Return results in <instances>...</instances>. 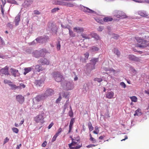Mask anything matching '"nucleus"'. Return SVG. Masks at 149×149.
Returning a JSON list of instances; mask_svg holds the SVG:
<instances>
[{
    "mask_svg": "<svg viewBox=\"0 0 149 149\" xmlns=\"http://www.w3.org/2000/svg\"><path fill=\"white\" fill-rule=\"evenodd\" d=\"M70 111L69 112V116L70 117H72L73 116V112H72V109H71V107H70Z\"/></svg>",
    "mask_w": 149,
    "mask_h": 149,
    "instance_id": "obj_43",
    "label": "nucleus"
},
{
    "mask_svg": "<svg viewBox=\"0 0 149 149\" xmlns=\"http://www.w3.org/2000/svg\"><path fill=\"white\" fill-rule=\"evenodd\" d=\"M12 130L16 134H17L18 132V130L17 128L15 127H13L12 128Z\"/></svg>",
    "mask_w": 149,
    "mask_h": 149,
    "instance_id": "obj_39",
    "label": "nucleus"
},
{
    "mask_svg": "<svg viewBox=\"0 0 149 149\" xmlns=\"http://www.w3.org/2000/svg\"><path fill=\"white\" fill-rule=\"evenodd\" d=\"M33 13L35 14H39L40 13L38 11L35 10L33 11Z\"/></svg>",
    "mask_w": 149,
    "mask_h": 149,
    "instance_id": "obj_59",
    "label": "nucleus"
},
{
    "mask_svg": "<svg viewBox=\"0 0 149 149\" xmlns=\"http://www.w3.org/2000/svg\"><path fill=\"white\" fill-rule=\"evenodd\" d=\"M94 80L95 81H97V82L100 83L102 81V78H96L94 79Z\"/></svg>",
    "mask_w": 149,
    "mask_h": 149,
    "instance_id": "obj_38",
    "label": "nucleus"
},
{
    "mask_svg": "<svg viewBox=\"0 0 149 149\" xmlns=\"http://www.w3.org/2000/svg\"><path fill=\"white\" fill-rule=\"evenodd\" d=\"M135 39L138 44L136 45V47H138L144 48L149 47L148 41L143 40L140 37L136 36L135 37Z\"/></svg>",
    "mask_w": 149,
    "mask_h": 149,
    "instance_id": "obj_2",
    "label": "nucleus"
},
{
    "mask_svg": "<svg viewBox=\"0 0 149 149\" xmlns=\"http://www.w3.org/2000/svg\"><path fill=\"white\" fill-rule=\"evenodd\" d=\"M98 61V58H94L92 59L91 60L92 63L94 65H95V64H96V63Z\"/></svg>",
    "mask_w": 149,
    "mask_h": 149,
    "instance_id": "obj_34",
    "label": "nucleus"
},
{
    "mask_svg": "<svg viewBox=\"0 0 149 149\" xmlns=\"http://www.w3.org/2000/svg\"><path fill=\"white\" fill-rule=\"evenodd\" d=\"M44 113L43 112L35 116L34 118V120L36 123H40L42 124L44 123Z\"/></svg>",
    "mask_w": 149,
    "mask_h": 149,
    "instance_id": "obj_6",
    "label": "nucleus"
},
{
    "mask_svg": "<svg viewBox=\"0 0 149 149\" xmlns=\"http://www.w3.org/2000/svg\"><path fill=\"white\" fill-rule=\"evenodd\" d=\"M99 50V48L96 46H93L91 47L90 50L91 52H96Z\"/></svg>",
    "mask_w": 149,
    "mask_h": 149,
    "instance_id": "obj_24",
    "label": "nucleus"
},
{
    "mask_svg": "<svg viewBox=\"0 0 149 149\" xmlns=\"http://www.w3.org/2000/svg\"><path fill=\"white\" fill-rule=\"evenodd\" d=\"M102 30H103V27L102 26H99L98 28V30L99 31H101Z\"/></svg>",
    "mask_w": 149,
    "mask_h": 149,
    "instance_id": "obj_56",
    "label": "nucleus"
},
{
    "mask_svg": "<svg viewBox=\"0 0 149 149\" xmlns=\"http://www.w3.org/2000/svg\"><path fill=\"white\" fill-rule=\"evenodd\" d=\"M130 99H131V101L133 102H136L137 101V98L136 96H133L132 97H130Z\"/></svg>",
    "mask_w": 149,
    "mask_h": 149,
    "instance_id": "obj_30",
    "label": "nucleus"
},
{
    "mask_svg": "<svg viewBox=\"0 0 149 149\" xmlns=\"http://www.w3.org/2000/svg\"><path fill=\"white\" fill-rule=\"evenodd\" d=\"M38 62L42 65H48L49 64V61L45 58H43L38 60Z\"/></svg>",
    "mask_w": 149,
    "mask_h": 149,
    "instance_id": "obj_12",
    "label": "nucleus"
},
{
    "mask_svg": "<svg viewBox=\"0 0 149 149\" xmlns=\"http://www.w3.org/2000/svg\"><path fill=\"white\" fill-rule=\"evenodd\" d=\"M1 2H2V4L1 6H2V5L4 6L6 3V0H1Z\"/></svg>",
    "mask_w": 149,
    "mask_h": 149,
    "instance_id": "obj_62",
    "label": "nucleus"
},
{
    "mask_svg": "<svg viewBox=\"0 0 149 149\" xmlns=\"http://www.w3.org/2000/svg\"><path fill=\"white\" fill-rule=\"evenodd\" d=\"M74 31L77 33H81L84 32V29L83 27H76L73 28Z\"/></svg>",
    "mask_w": 149,
    "mask_h": 149,
    "instance_id": "obj_11",
    "label": "nucleus"
},
{
    "mask_svg": "<svg viewBox=\"0 0 149 149\" xmlns=\"http://www.w3.org/2000/svg\"><path fill=\"white\" fill-rule=\"evenodd\" d=\"M33 2V0H26L23 4V6H24L25 8H26L31 4Z\"/></svg>",
    "mask_w": 149,
    "mask_h": 149,
    "instance_id": "obj_14",
    "label": "nucleus"
},
{
    "mask_svg": "<svg viewBox=\"0 0 149 149\" xmlns=\"http://www.w3.org/2000/svg\"><path fill=\"white\" fill-rule=\"evenodd\" d=\"M47 53V51L45 49H42L39 51L36 50L33 52V56L37 58L43 57Z\"/></svg>",
    "mask_w": 149,
    "mask_h": 149,
    "instance_id": "obj_4",
    "label": "nucleus"
},
{
    "mask_svg": "<svg viewBox=\"0 0 149 149\" xmlns=\"http://www.w3.org/2000/svg\"><path fill=\"white\" fill-rule=\"evenodd\" d=\"M72 140V143L68 144L70 149H78L82 147V143L80 142L79 136H77L74 138L70 136Z\"/></svg>",
    "mask_w": 149,
    "mask_h": 149,
    "instance_id": "obj_1",
    "label": "nucleus"
},
{
    "mask_svg": "<svg viewBox=\"0 0 149 149\" xmlns=\"http://www.w3.org/2000/svg\"><path fill=\"white\" fill-rule=\"evenodd\" d=\"M113 19L112 18L109 17H105L104 18V19H103V20H104V21L105 22H111Z\"/></svg>",
    "mask_w": 149,
    "mask_h": 149,
    "instance_id": "obj_27",
    "label": "nucleus"
},
{
    "mask_svg": "<svg viewBox=\"0 0 149 149\" xmlns=\"http://www.w3.org/2000/svg\"><path fill=\"white\" fill-rule=\"evenodd\" d=\"M47 97L43 96V95H38L36 96L34 98L35 101L37 102H40L41 100H43Z\"/></svg>",
    "mask_w": 149,
    "mask_h": 149,
    "instance_id": "obj_7",
    "label": "nucleus"
},
{
    "mask_svg": "<svg viewBox=\"0 0 149 149\" xmlns=\"http://www.w3.org/2000/svg\"><path fill=\"white\" fill-rule=\"evenodd\" d=\"M84 57H85V58H86V59H87L88 58L89 56V54L88 52H86L84 54Z\"/></svg>",
    "mask_w": 149,
    "mask_h": 149,
    "instance_id": "obj_52",
    "label": "nucleus"
},
{
    "mask_svg": "<svg viewBox=\"0 0 149 149\" xmlns=\"http://www.w3.org/2000/svg\"><path fill=\"white\" fill-rule=\"evenodd\" d=\"M74 118H72L70 120V123L69 125H73L74 124Z\"/></svg>",
    "mask_w": 149,
    "mask_h": 149,
    "instance_id": "obj_47",
    "label": "nucleus"
},
{
    "mask_svg": "<svg viewBox=\"0 0 149 149\" xmlns=\"http://www.w3.org/2000/svg\"><path fill=\"white\" fill-rule=\"evenodd\" d=\"M61 48V45L60 44V42H58V44L56 45V48H57V50H60V48Z\"/></svg>",
    "mask_w": 149,
    "mask_h": 149,
    "instance_id": "obj_46",
    "label": "nucleus"
},
{
    "mask_svg": "<svg viewBox=\"0 0 149 149\" xmlns=\"http://www.w3.org/2000/svg\"><path fill=\"white\" fill-rule=\"evenodd\" d=\"M61 26L62 28L68 29L69 30H70V26H64L61 24Z\"/></svg>",
    "mask_w": 149,
    "mask_h": 149,
    "instance_id": "obj_41",
    "label": "nucleus"
},
{
    "mask_svg": "<svg viewBox=\"0 0 149 149\" xmlns=\"http://www.w3.org/2000/svg\"><path fill=\"white\" fill-rule=\"evenodd\" d=\"M113 96L114 93L112 91H109L107 93L106 97L109 99H111L113 98Z\"/></svg>",
    "mask_w": 149,
    "mask_h": 149,
    "instance_id": "obj_13",
    "label": "nucleus"
},
{
    "mask_svg": "<svg viewBox=\"0 0 149 149\" xmlns=\"http://www.w3.org/2000/svg\"><path fill=\"white\" fill-rule=\"evenodd\" d=\"M69 35L70 36L72 37H74L75 36V34L74 33V32H73L72 30H69Z\"/></svg>",
    "mask_w": 149,
    "mask_h": 149,
    "instance_id": "obj_36",
    "label": "nucleus"
},
{
    "mask_svg": "<svg viewBox=\"0 0 149 149\" xmlns=\"http://www.w3.org/2000/svg\"><path fill=\"white\" fill-rule=\"evenodd\" d=\"M62 132V129L61 128H60L58 129V131H57V132H56V133L55 134L58 135L61 133Z\"/></svg>",
    "mask_w": 149,
    "mask_h": 149,
    "instance_id": "obj_48",
    "label": "nucleus"
},
{
    "mask_svg": "<svg viewBox=\"0 0 149 149\" xmlns=\"http://www.w3.org/2000/svg\"><path fill=\"white\" fill-rule=\"evenodd\" d=\"M81 36L83 38L85 39H90V38L89 37L88 35H87L86 34L84 33H82Z\"/></svg>",
    "mask_w": 149,
    "mask_h": 149,
    "instance_id": "obj_29",
    "label": "nucleus"
},
{
    "mask_svg": "<svg viewBox=\"0 0 149 149\" xmlns=\"http://www.w3.org/2000/svg\"><path fill=\"white\" fill-rule=\"evenodd\" d=\"M133 1L137 3H143L144 2V1H141V0H132Z\"/></svg>",
    "mask_w": 149,
    "mask_h": 149,
    "instance_id": "obj_49",
    "label": "nucleus"
},
{
    "mask_svg": "<svg viewBox=\"0 0 149 149\" xmlns=\"http://www.w3.org/2000/svg\"><path fill=\"white\" fill-rule=\"evenodd\" d=\"M90 141H91L93 143H95L96 142V140L94 138L92 137V135L91 134H90Z\"/></svg>",
    "mask_w": 149,
    "mask_h": 149,
    "instance_id": "obj_32",
    "label": "nucleus"
},
{
    "mask_svg": "<svg viewBox=\"0 0 149 149\" xmlns=\"http://www.w3.org/2000/svg\"><path fill=\"white\" fill-rule=\"evenodd\" d=\"M116 17L121 19H126L128 17L124 13H121L116 15Z\"/></svg>",
    "mask_w": 149,
    "mask_h": 149,
    "instance_id": "obj_15",
    "label": "nucleus"
},
{
    "mask_svg": "<svg viewBox=\"0 0 149 149\" xmlns=\"http://www.w3.org/2000/svg\"><path fill=\"white\" fill-rule=\"evenodd\" d=\"M99 133V130H95V131H93V133H94V134H98Z\"/></svg>",
    "mask_w": 149,
    "mask_h": 149,
    "instance_id": "obj_63",
    "label": "nucleus"
},
{
    "mask_svg": "<svg viewBox=\"0 0 149 149\" xmlns=\"http://www.w3.org/2000/svg\"><path fill=\"white\" fill-rule=\"evenodd\" d=\"M53 125V123L52 122L51 123H50V124H49V126H48V129H49L51 128H52V127Z\"/></svg>",
    "mask_w": 149,
    "mask_h": 149,
    "instance_id": "obj_54",
    "label": "nucleus"
},
{
    "mask_svg": "<svg viewBox=\"0 0 149 149\" xmlns=\"http://www.w3.org/2000/svg\"><path fill=\"white\" fill-rule=\"evenodd\" d=\"M9 86L11 87V89L13 90H15L17 89H21V88L19 86H17L15 85L12 84H9Z\"/></svg>",
    "mask_w": 149,
    "mask_h": 149,
    "instance_id": "obj_22",
    "label": "nucleus"
},
{
    "mask_svg": "<svg viewBox=\"0 0 149 149\" xmlns=\"http://www.w3.org/2000/svg\"><path fill=\"white\" fill-rule=\"evenodd\" d=\"M88 129L90 130V131H92L93 130V127L92 126V124L91 122H90L88 123Z\"/></svg>",
    "mask_w": 149,
    "mask_h": 149,
    "instance_id": "obj_35",
    "label": "nucleus"
},
{
    "mask_svg": "<svg viewBox=\"0 0 149 149\" xmlns=\"http://www.w3.org/2000/svg\"><path fill=\"white\" fill-rule=\"evenodd\" d=\"M113 52L115 54H116V55L118 56H119L120 55V52L117 48H114L113 49Z\"/></svg>",
    "mask_w": 149,
    "mask_h": 149,
    "instance_id": "obj_28",
    "label": "nucleus"
},
{
    "mask_svg": "<svg viewBox=\"0 0 149 149\" xmlns=\"http://www.w3.org/2000/svg\"><path fill=\"white\" fill-rule=\"evenodd\" d=\"M20 87V88H24L25 87V85L24 84L21 83L20 84L19 86Z\"/></svg>",
    "mask_w": 149,
    "mask_h": 149,
    "instance_id": "obj_53",
    "label": "nucleus"
},
{
    "mask_svg": "<svg viewBox=\"0 0 149 149\" xmlns=\"http://www.w3.org/2000/svg\"><path fill=\"white\" fill-rule=\"evenodd\" d=\"M8 141H9V139L8 138V137H6L4 139V144L8 142Z\"/></svg>",
    "mask_w": 149,
    "mask_h": 149,
    "instance_id": "obj_50",
    "label": "nucleus"
},
{
    "mask_svg": "<svg viewBox=\"0 0 149 149\" xmlns=\"http://www.w3.org/2000/svg\"><path fill=\"white\" fill-rule=\"evenodd\" d=\"M129 59L132 61H137L138 60V58L132 55H129L128 56Z\"/></svg>",
    "mask_w": 149,
    "mask_h": 149,
    "instance_id": "obj_17",
    "label": "nucleus"
},
{
    "mask_svg": "<svg viewBox=\"0 0 149 149\" xmlns=\"http://www.w3.org/2000/svg\"><path fill=\"white\" fill-rule=\"evenodd\" d=\"M106 64V63L104 62L103 63V64H102V66H103V69L104 70L106 71H108V70H109V68H107V67H105V65Z\"/></svg>",
    "mask_w": 149,
    "mask_h": 149,
    "instance_id": "obj_37",
    "label": "nucleus"
},
{
    "mask_svg": "<svg viewBox=\"0 0 149 149\" xmlns=\"http://www.w3.org/2000/svg\"><path fill=\"white\" fill-rule=\"evenodd\" d=\"M54 94V91L53 90L51 89H48L45 91V93H44L40 95H43V96L45 97L49 96H51Z\"/></svg>",
    "mask_w": 149,
    "mask_h": 149,
    "instance_id": "obj_8",
    "label": "nucleus"
},
{
    "mask_svg": "<svg viewBox=\"0 0 149 149\" xmlns=\"http://www.w3.org/2000/svg\"><path fill=\"white\" fill-rule=\"evenodd\" d=\"M139 14L142 17H146L147 16V13L145 12L140 11L139 12Z\"/></svg>",
    "mask_w": 149,
    "mask_h": 149,
    "instance_id": "obj_33",
    "label": "nucleus"
},
{
    "mask_svg": "<svg viewBox=\"0 0 149 149\" xmlns=\"http://www.w3.org/2000/svg\"><path fill=\"white\" fill-rule=\"evenodd\" d=\"M119 38V36H118L117 35H115V36H114L113 38L115 39H118Z\"/></svg>",
    "mask_w": 149,
    "mask_h": 149,
    "instance_id": "obj_64",
    "label": "nucleus"
},
{
    "mask_svg": "<svg viewBox=\"0 0 149 149\" xmlns=\"http://www.w3.org/2000/svg\"><path fill=\"white\" fill-rule=\"evenodd\" d=\"M95 20L97 22H98L99 23H101L102 21L101 20L98 19V18H95Z\"/></svg>",
    "mask_w": 149,
    "mask_h": 149,
    "instance_id": "obj_58",
    "label": "nucleus"
},
{
    "mask_svg": "<svg viewBox=\"0 0 149 149\" xmlns=\"http://www.w3.org/2000/svg\"><path fill=\"white\" fill-rule=\"evenodd\" d=\"M58 136V135L55 134L54 136H53V137H52V141L53 142L55 141L56 140V139L57 137V136Z\"/></svg>",
    "mask_w": 149,
    "mask_h": 149,
    "instance_id": "obj_44",
    "label": "nucleus"
},
{
    "mask_svg": "<svg viewBox=\"0 0 149 149\" xmlns=\"http://www.w3.org/2000/svg\"><path fill=\"white\" fill-rule=\"evenodd\" d=\"M35 84L39 86H41L43 84L44 81L42 80H35Z\"/></svg>",
    "mask_w": 149,
    "mask_h": 149,
    "instance_id": "obj_20",
    "label": "nucleus"
},
{
    "mask_svg": "<svg viewBox=\"0 0 149 149\" xmlns=\"http://www.w3.org/2000/svg\"><path fill=\"white\" fill-rule=\"evenodd\" d=\"M142 114L141 112V110L139 109H138L135 111V114H134V116H140Z\"/></svg>",
    "mask_w": 149,
    "mask_h": 149,
    "instance_id": "obj_25",
    "label": "nucleus"
},
{
    "mask_svg": "<svg viewBox=\"0 0 149 149\" xmlns=\"http://www.w3.org/2000/svg\"><path fill=\"white\" fill-rule=\"evenodd\" d=\"M61 95H60L59 97H58V98L56 99V103H58L60 102V101H61Z\"/></svg>",
    "mask_w": 149,
    "mask_h": 149,
    "instance_id": "obj_42",
    "label": "nucleus"
},
{
    "mask_svg": "<svg viewBox=\"0 0 149 149\" xmlns=\"http://www.w3.org/2000/svg\"><path fill=\"white\" fill-rule=\"evenodd\" d=\"M20 15L19 14L17 15V16L15 17V25L16 26H17L19 24V22L20 21Z\"/></svg>",
    "mask_w": 149,
    "mask_h": 149,
    "instance_id": "obj_16",
    "label": "nucleus"
},
{
    "mask_svg": "<svg viewBox=\"0 0 149 149\" xmlns=\"http://www.w3.org/2000/svg\"><path fill=\"white\" fill-rule=\"evenodd\" d=\"M16 100L19 103L22 104L24 102V97L22 95H18L16 96Z\"/></svg>",
    "mask_w": 149,
    "mask_h": 149,
    "instance_id": "obj_9",
    "label": "nucleus"
},
{
    "mask_svg": "<svg viewBox=\"0 0 149 149\" xmlns=\"http://www.w3.org/2000/svg\"><path fill=\"white\" fill-rule=\"evenodd\" d=\"M84 12L86 13L95 14V12L92 10H83Z\"/></svg>",
    "mask_w": 149,
    "mask_h": 149,
    "instance_id": "obj_31",
    "label": "nucleus"
},
{
    "mask_svg": "<svg viewBox=\"0 0 149 149\" xmlns=\"http://www.w3.org/2000/svg\"><path fill=\"white\" fill-rule=\"evenodd\" d=\"M10 70H11V73L13 76L15 77L17 76V74L18 73V70H17L12 68L10 69Z\"/></svg>",
    "mask_w": 149,
    "mask_h": 149,
    "instance_id": "obj_19",
    "label": "nucleus"
},
{
    "mask_svg": "<svg viewBox=\"0 0 149 149\" xmlns=\"http://www.w3.org/2000/svg\"><path fill=\"white\" fill-rule=\"evenodd\" d=\"M95 146V145H94L93 144H90L87 145V146H86V147L87 148H90L91 147H94Z\"/></svg>",
    "mask_w": 149,
    "mask_h": 149,
    "instance_id": "obj_55",
    "label": "nucleus"
},
{
    "mask_svg": "<svg viewBox=\"0 0 149 149\" xmlns=\"http://www.w3.org/2000/svg\"><path fill=\"white\" fill-rule=\"evenodd\" d=\"M7 26L9 27V28L12 29L13 28V26L12 25L10 24V23H8L7 24Z\"/></svg>",
    "mask_w": 149,
    "mask_h": 149,
    "instance_id": "obj_60",
    "label": "nucleus"
},
{
    "mask_svg": "<svg viewBox=\"0 0 149 149\" xmlns=\"http://www.w3.org/2000/svg\"><path fill=\"white\" fill-rule=\"evenodd\" d=\"M4 82L5 83V84H7L8 83H12V82L11 81H10L7 79H5L4 80Z\"/></svg>",
    "mask_w": 149,
    "mask_h": 149,
    "instance_id": "obj_51",
    "label": "nucleus"
},
{
    "mask_svg": "<svg viewBox=\"0 0 149 149\" xmlns=\"http://www.w3.org/2000/svg\"><path fill=\"white\" fill-rule=\"evenodd\" d=\"M35 69L38 72H40L43 70V68L42 66H39V65H36L35 67Z\"/></svg>",
    "mask_w": 149,
    "mask_h": 149,
    "instance_id": "obj_23",
    "label": "nucleus"
},
{
    "mask_svg": "<svg viewBox=\"0 0 149 149\" xmlns=\"http://www.w3.org/2000/svg\"><path fill=\"white\" fill-rule=\"evenodd\" d=\"M53 78L57 82L62 81V80H64L65 78L63 77L61 73L59 72H55L52 73Z\"/></svg>",
    "mask_w": 149,
    "mask_h": 149,
    "instance_id": "obj_5",
    "label": "nucleus"
},
{
    "mask_svg": "<svg viewBox=\"0 0 149 149\" xmlns=\"http://www.w3.org/2000/svg\"><path fill=\"white\" fill-rule=\"evenodd\" d=\"M32 69V67L24 68V75H26L27 73L30 72Z\"/></svg>",
    "mask_w": 149,
    "mask_h": 149,
    "instance_id": "obj_18",
    "label": "nucleus"
},
{
    "mask_svg": "<svg viewBox=\"0 0 149 149\" xmlns=\"http://www.w3.org/2000/svg\"><path fill=\"white\" fill-rule=\"evenodd\" d=\"M8 2L11 3H14L16 4H17V2L14 0H7Z\"/></svg>",
    "mask_w": 149,
    "mask_h": 149,
    "instance_id": "obj_40",
    "label": "nucleus"
},
{
    "mask_svg": "<svg viewBox=\"0 0 149 149\" xmlns=\"http://www.w3.org/2000/svg\"><path fill=\"white\" fill-rule=\"evenodd\" d=\"M72 126H73V125H69L68 133H69L70 132L71 130V129H72Z\"/></svg>",
    "mask_w": 149,
    "mask_h": 149,
    "instance_id": "obj_57",
    "label": "nucleus"
},
{
    "mask_svg": "<svg viewBox=\"0 0 149 149\" xmlns=\"http://www.w3.org/2000/svg\"><path fill=\"white\" fill-rule=\"evenodd\" d=\"M90 36H92V37L95 39L96 40H99V36L97 35V34L95 33H93L90 34Z\"/></svg>",
    "mask_w": 149,
    "mask_h": 149,
    "instance_id": "obj_26",
    "label": "nucleus"
},
{
    "mask_svg": "<svg viewBox=\"0 0 149 149\" xmlns=\"http://www.w3.org/2000/svg\"><path fill=\"white\" fill-rule=\"evenodd\" d=\"M8 68L6 66L4 68H3L1 70V72L3 74L6 75H8L9 73H8Z\"/></svg>",
    "mask_w": 149,
    "mask_h": 149,
    "instance_id": "obj_10",
    "label": "nucleus"
},
{
    "mask_svg": "<svg viewBox=\"0 0 149 149\" xmlns=\"http://www.w3.org/2000/svg\"><path fill=\"white\" fill-rule=\"evenodd\" d=\"M61 86L64 89L68 91L74 88V84L72 81L65 80L61 82Z\"/></svg>",
    "mask_w": 149,
    "mask_h": 149,
    "instance_id": "obj_3",
    "label": "nucleus"
},
{
    "mask_svg": "<svg viewBox=\"0 0 149 149\" xmlns=\"http://www.w3.org/2000/svg\"><path fill=\"white\" fill-rule=\"evenodd\" d=\"M35 40L39 43H42L45 41V39L42 37H39L36 38Z\"/></svg>",
    "mask_w": 149,
    "mask_h": 149,
    "instance_id": "obj_21",
    "label": "nucleus"
},
{
    "mask_svg": "<svg viewBox=\"0 0 149 149\" xmlns=\"http://www.w3.org/2000/svg\"><path fill=\"white\" fill-rule=\"evenodd\" d=\"M46 141H45L44 142H43V143H42V146L44 147L46 146Z\"/></svg>",
    "mask_w": 149,
    "mask_h": 149,
    "instance_id": "obj_61",
    "label": "nucleus"
},
{
    "mask_svg": "<svg viewBox=\"0 0 149 149\" xmlns=\"http://www.w3.org/2000/svg\"><path fill=\"white\" fill-rule=\"evenodd\" d=\"M120 85L123 88H125L126 87V85L124 82H121L120 83Z\"/></svg>",
    "mask_w": 149,
    "mask_h": 149,
    "instance_id": "obj_45",
    "label": "nucleus"
}]
</instances>
